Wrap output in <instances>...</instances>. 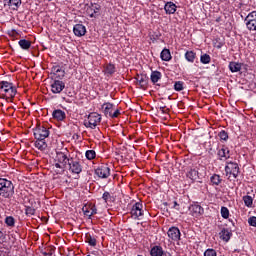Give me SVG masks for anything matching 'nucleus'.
Wrapping results in <instances>:
<instances>
[{
	"mask_svg": "<svg viewBox=\"0 0 256 256\" xmlns=\"http://www.w3.org/2000/svg\"><path fill=\"white\" fill-rule=\"evenodd\" d=\"M15 195V186L13 182L5 178H0V197L11 199Z\"/></svg>",
	"mask_w": 256,
	"mask_h": 256,
	"instance_id": "1",
	"label": "nucleus"
},
{
	"mask_svg": "<svg viewBox=\"0 0 256 256\" xmlns=\"http://www.w3.org/2000/svg\"><path fill=\"white\" fill-rule=\"evenodd\" d=\"M0 95L4 97V99L11 100L15 97V95H17V88H15L11 82L1 81Z\"/></svg>",
	"mask_w": 256,
	"mask_h": 256,
	"instance_id": "2",
	"label": "nucleus"
},
{
	"mask_svg": "<svg viewBox=\"0 0 256 256\" xmlns=\"http://www.w3.org/2000/svg\"><path fill=\"white\" fill-rule=\"evenodd\" d=\"M71 158L67 157V155L63 152H57L55 157V163L54 167L59 170H55L57 174H61L65 171L67 168V165H69V161Z\"/></svg>",
	"mask_w": 256,
	"mask_h": 256,
	"instance_id": "3",
	"label": "nucleus"
},
{
	"mask_svg": "<svg viewBox=\"0 0 256 256\" xmlns=\"http://www.w3.org/2000/svg\"><path fill=\"white\" fill-rule=\"evenodd\" d=\"M101 123V115L97 112H92L88 115L87 120L84 121L85 127L89 129H96L97 125Z\"/></svg>",
	"mask_w": 256,
	"mask_h": 256,
	"instance_id": "4",
	"label": "nucleus"
},
{
	"mask_svg": "<svg viewBox=\"0 0 256 256\" xmlns=\"http://www.w3.org/2000/svg\"><path fill=\"white\" fill-rule=\"evenodd\" d=\"M95 175H97L99 179H107L111 175V168H109L107 164H102L95 169Z\"/></svg>",
	"mask_w": 256,
	"mask_h": 256,
	"instance_id": "5",
	"label": "nucleus"
},
{
	"mask_svg": "<svg viewBox=\"0 0 256 256\" xmlns=\"http://www.w3.org/2000/svg\"><path fill=\"white\" fill-rule=\"evenodd\" d=\"M68 166L70 173H73L74 175H79V173L83 171V166L79 160L70 158V160H68Z\"/></svg>",
	"mask_w": 256,
	"mask_h": 256,
	"instance_id": "6",
	"label": "nucleus"
},
{
	"mask_svg": "<svg viewBox=\"0 0 256 256\" xmlns=\"http://www.w3.org/2000/svg\"><path fill=\"white\" fill-rule=\"evenodd\" d=\"M225 173L226 175H233L234 179L239 177V165L235 162H229L225 166Z\"/></svg>",
	"mask_w": 256,
	"mask_h": 256,
	"instance_id": "7",
	"label": "nucleus"
},
{
	"mask_svg": "<svg viewBox=\"0 0 256 256\" xmlns=\"http://www.w3.org/2000/svg\"><path fill=\"white\" fill-rule=\"evenodd\" d=\"M33 131L35 139H47L49 137V129L45 126L38 125Z\"/></svg>",
	"mask_w": 256,
	"mask_h": 256,
	"instance_id": "8",
	"label": "nucleus"
},
{
	"mask_svg": "<svg viewBox=\"0 0 256 256\" xmlns=\"http://www.w3.org/2000/svg\"><path fill=\"white\" fill-rule=\"evenodd\" d=\"M245 21L249 31H256V11L250 12L245 18Z\"/></svg>",
	"mask_w": 256,
	"mask_h": 256,
	"instance_id": "9",
	"label": "nucleus"
},
{
	"mask_svg": "<svg viewBox=\"0 0 256 256\" xmlns=\"http://www.w3.org/2000/svg\"><path fill=\"white\" fill-rule=\"evenodd\" d=\"M131 215L134 219H139V217H143V203L136 202L131 209Z\"/></svg>",
	"mask_w": 256,
	"mask_h": 256,
	"instance_id": "10",
	"label": "nucleus"
},
{
	"mask_svg": "<svg viewBox=\"0 0 256 256\" xmlns=\"http://www.w3.org/2000/svg\"><path fill=\"white\" fill-rule=\"evenodd\" d=\"M100 11H101V5H99L97 3L91 4L90 6H88L86 8V13L91 18L97 17V15H99Z\"/></svg>",
	"mask_w": 256,
	"mask_h": 256,
	"instance_id": "11",
	"label": "nucleus"
},
{
	"mask_svg": "<svg viewBox=\"0 0 256 256\" xmlns=\"http://www.w3.org/2000/svg\"><path fill=\"white\" fill-rule=\"evenodd\" d=\"M189 212H190V215H192V217H201V215L205 213V210L199 204H192L189 207Z\"/></svg>",
	"mask_w": 256,
	"mask_h": 256,
	"instance_id": "12",
	"label": "nucleus"
},
{
	"mask_svg": "<svg viewBox=\"0 0 256 256\" xmlns=\"http://www.w3.org/2000/svg\"><path fill=\"white\" fill-rule=\"evenodd\" d=\"M65 89V82L61 80H54L51 84V91L54 94H59Z\"/></svg>",
	"mask_w": 256,
	"mask_h": 256,
	"instance_id": "13",
	"label": "nucleus"
},
{
	"mask_svg": "<svg viewBox=\"0 0 256 256\" xmlns=\"http://www.w3.org/2000/svg\"><path fill=\"white\" fill-rule=\"evenodd\" d=\"M167 235L172 241H180L181 239V231L177 227L169 228Z\"/></svg>",
	"mask_w": 256,
	"mask_h": 256,
	"instance_id": "14",
	"label": "nucleus"
},
{
	"mask_svg": "<svg viewBox=\"0 0 256 256\" xmlns=\"http://www.w3.org/2000/svg\"><path fill=\"white\" fill-rule=\"evenodd\" d=\"M187 177L188 179H191V181L193 182L199 181V179H201V174H199V168H190V170L187 172Z\"/></svg>",
	"mask_w": 256,
	"mask_h": 256,
	"instance_id": "15",
	"label": "nucleus"
},
{
	"mask_svg": "<svg viewBox=\"0 0 256 256\" xmlns=\"http://www.w3.org/2000/svg\"><path fill=\"white\" fill-rule=\"evenodd\" d=\"M73 32L76 37H83L85 36V33H87V28L83 24H76L73 27Z\"/></svg>",
	"mask_w": 256,
	"mask_h": 256,
	"instance_id": "16",
	"label": "nucleus"
},
{
	"mask_svg": "<svg viewBox=\"0 0 256 256\" xmlns=\"http://www.w3.org/2000/svg\"><path fill=\"white\" fill-rule=\"evenodd\" d=\"M52 73L55 79H63V77H65V70H63V68L60 66H53Z\"/></svg>",
	"mask_w": 256,
	"mask_h": 256,
	"instance_id": "17",
	"label": "nucleus"
},
{
	"mask_svg": "<svg viewBox=\"0 0 256 256\" xmlns=\"http://www.w3.org/2000/svg\"><path fill=\"white\" fill-rule=\"evenodd\" d=\"M52 116L53 119H56V121H65L67 114H65V111L61 109H56L53 111Z\"/></svg>",
	"mask_w": 256,
	"mask_h": 256,
	"instance_id": "18",
	"label": "nucleus"
},
{
	"mask_svg": "<svg viewBox=\"0 0 256 256\" xmlns=\"http://www.w3.org/2000/svg\"><path fill=\"white\" fill-rule=\"evenodd\" d=\"M229 148L223 146L219 151H218V157L220 161H227L229 159L230 154H229Z\"/></svg>",
	"mask_w": 256,
	"mask_h": 256,
	"instance_id": "19",
	"label": "nucleus"
},
{
	"mask_svg": "<svg viewBox=\"0 0 256 256\" xmlns=\"http://www.w3.org/2000/svg\"><path fill=\"white\" fill-rule=\"evenodd\" d=\"M219 235H220V239H222V241H225V243H229V240L231 239L233 233H231V231H229V229L223 228L221 230V232L219 233Z\"/></svg>",
	"mask_w": 256,
	"mask_h": 256,
	"instance_id": "20",
	"label": "nucleus"
},
{
	"mask_svg": "<svg viewBox=\"0 0 256 256\" xmlns=\"http://www.w3.org/2000/svg\"><path fill=\"white\" fill-rule=\"evenodd\" d=\"M164 10L167 15H173L177 11V5L173 2H167L164 6Z\"/></svg>",
	"mask_w": 256,
	"mask_h": 256,
	"instance_id": "21",
	"label": "nucleus"
},
{
	"mask_svg": "<svg viewBox=\"0 0 256 256\" xmlns=\"http://www.w3.org/2000/svg\"><path fill=\"white\" fill-rule=\"evenodd\" d=\"M113 107H115V105L109 102H106L102 105V109L106 117H111V114L113 113V110H114Z\"/></svg>",
	"mask_w": 256,
	"mask_h": 256,
	"instance_id": "22",
	"label": "nucleus"
},
{
	"mask_svg": "<svg viewBox=\"0 0 256 256\" xmlns=\"http://www.w3.org/2000/svg\"><path fill=\"white\" fill-rule=\"evenodd\" d=\"M4 5L8 7H13V9H19L21 7V0H4Z\"/></svg>",
	"mask_w": 256,
	"mask_h": 256,
	"instance_id": "23",
	"label": "nucleus"
},
{
	"mask_svg": "<svg viewBox=\"0 0 256 256\" xmlns=\"http://www.w3.org/2000/svg\"><path fill=\"white\" fill-rule=\"evenodd\" d=\"M35 148L39 149V151H45L47 149V142H45V139H36Z\"/></svg>",
	"mask_w": 256,
	"mask_h": 256,
	"instance_id": "24",
	"label": "nucleus"
},
{
	"mask_svg": "<svg viewBox=\"0 0 256 256\" xmlns=\"http://www.w3.org/2000/svg\"><path fill=\"white\" fill-rule=\"evenodd\" d=\"M18 44L24 51H29V49H31V41L29 40L21 39Z\"/></svg>",
	"mask_w": 256,
	"mask_h": 256,
	"instance_id": "25",
	"label": "nucleus"
},
{
	"mask_svg": "<svg viewBox=\"0 0 256 256\" xmlns=\"http://www.w3.org/2000/svg\"><path fill=\"white\" fill-rule=\"evenodd\" d=\"M161 77H163V75L161 74V72L159 71H152L151 75H150V79L152 81V83H159Z\"/></svg>",
	"mask_w": 256,
	"mask_h": 256,
	"instance_id": "26",
	"label": "nucleus"
},
{
	"mask_svg": "<svg viewBox=\"0 0 256 256\" xmlns=\"http://www.w3.org/2000/svg\"><path fill=\"white\" fill-rule=\"evenodd\" d=\"M163 247L161 246H154L150 250V255L151 256H161L163 255Z\"/></svg>",
	"mask_w": 256,
	"mask_h": 256,
	"instance_id": "27",
	"label": "nucleus"
},
{
	"mask_svg": "<svg viewBox=\"0 0 256 256\" xmlns=\"http://www.w3.org/2000/svg\"><path fill=\"white\" fill-rule=\"evenodd\" d=\"M229 69H230L231 73H239V71H241V63L230 62Z\"/></svg>",
	"mask_w": 256,
	"mask_h": 256,
	"instance_id": "28",
	"label": "nucleus"
},
{
	"mask_svg": "<svg viewBox=\"0 0 256 256\" xmlns=\"http://www.w3.org/2000/svg\"><path fill=\"white\" fill-rule=\"evenodd\" d=\"M162 61H171V51L169 49L164 48L160 54Z\"/></svg>",
	"mask_w": 256,
	"mask_h": 256,
	"instance_id": "29",
	"label": "nucleus"
},
{
	"mask_svg": "<svg viewBox=\"0 0 256 256\" xmlns=\"http://www.w3.org/2000/svg\"><path fill=\"white\" fill-rule=\"evenodd\" d=\"M197 57V54L193 51H187L185 53V59L186 61H188L189 63H194L195 62V58Z\"/></svg>",
	"mask_w": 256,
	"mask_h": 256,
	"instance_id": "30",
	"label": "nucleus"
},
{
	"mask_svg": "<svg viewBox=\"0 0 256 256\" xmlns=\"http://www.w3.org/2000/svg\"><path fill=\"white\" fill-rule=\"evenodd\" d=\"M102 199L105 203H113V201H115V197H113L108 191L103 193Z\"/></svg>",
	"mask_w": 256,
	"mask_h": 256,
	"instance_id": "31",
	"label": "nucleus"
},
{
	"mask_svg": "<svg viewBox=\"0 0 256 256\" xmlns=\"http://www.w3.org/2000/svg\"><path fill=\"white\" fill-rule=\"evenodd\" d=\"M210 181L212 183V185H221V176H219L218 174H213L210 177Z\"/></svg>",
	"mask_w": 256,
	"mask_h": 256,
	"instance_id": "32",
	"label": "nucleus"
},
{
	"mask_svg": "<svg viewBox=\"0 0 256 256\" xmlns=\"http://www.w3.org/2000/svg\"><path fill=\"white\" fill-rule=\"evenodd\" d=\"M200 62L203 63V65H209V63H211V56H209V54L201 55Z\"/></svg>",
	"mask_w": 256,
	"mask_h": 256,
	"instance_id": "33",
	"label": "nucleus"
},
{
	"mask_svg": "<svg viewBox=\"0 0 256 256\" xmlns=\"http://www.w3.org/2000/svg\"><path fill=\"white\" fill-rule=\"evenodd\" d=\"M115 64H108L105 67V74L106 75H113L115 73Z\"/></svg>",
	"mask_w": 256,
	"mask_h": 256,
	"instance_id": "34",
	"label": "nucleus"
},
{
	"mask_svg": "<svg viewBox=\"0 0 256 256\" xmlns=\"http://www.w3.org/2000/svg\"><path fill=\"white\" fill-rule=\"evenodd\" d=\"M7 227H15V218L13 216H7L4 220Z\"/></svg>",
	"mask_w": 256,
	"mask_h": 256,
	"instance_id": "35",
	"label": "nucleus"
},
{
	"mask_svg": "<svg viewBox=\"0 0 256 256\" xmlns=\"http://www.w3.org/2000/svg\"><path fill=\"white\" fill-rule=\"evenodd\" d=\"M218 137H219L220 141H227L229 139V134L227 133V131L221 130L218 133Z\"/></svg>",
	"mask_w": 256,
	"mask_h": 256,
	"instance_id": "36",
	"label": "nucleus"
},
{
	"mask_svg": "<svg viewBox=\"0 0 256 256\" xmlns=\"http://www.w3.org/2000/svg\"><path fill=\"white\" fill-rule=\"evenodd\" d=\"M138 81V85H140V87H146L147 86V77L145 76H138L137 78Z\"/></svg>",
	"mask_w": 256,
	"mask_h": 256,
	"instance_id": "37",
	"label": "nucleus"
},
{
	"mask_svg": "<svg viewBox=\"0 0 256 256\" xmlns=\"http://www.w3.org/2000/svg\"><path fill=\"white\" fill-rule=\"evenodd\" d=\"M86 155V159H88L89 161H92V159H95V157H97V153H95V150H88L85 153Z\"/></svg>",
	"mask_w": 256,
	"mask_h": 256,
	"instance_id": "38",
	"label": "nucleus"
},
{
	"mask_svg": "<svg viewBox=\"0 0 256 256\" xmlns=\"http://www.w3.org/2000/svg\"><path fill=\"white\" fill-rule=\"evenodd\" d=\"M220 213H221V217H223V219H229V208L222 206Z\"/></svg>",
	"mask_w": 256,
	"mask_h": 256,
	"instance_id": "39",
	"label": "nucleus"
},
{
	"mask_svg": "<svg viewBox=\"0 0 256 256\" xmlns=\"http://www.w3.org/2000/svg\"><path fill=\"white\" fill-rule=\"evenodd\" d=\"M243 201L246 207H251V205H253V198L249 195L244 196Z\"/></svg>",
	"mask_w": 256,
	"mask_h": 256,
	"instance_id": "40",
	"label": "nucleus"
},
{
	"mask_svg": "<svg viewBox=\"0 0 256 256\" xmlns=\"http://www.w3.org/2000/svg\"><path fill=\"white\" fill-rule=\"evenodd\" d=\"M185 83L183 81H177L174 84L175 91H183Z\"/></svg>",
	"mask_w": 256,
	"mask_h": 256,
	"instance_id": "41",
	"label": "nucleus"
},
{
	"mask_svg": "<svg viewBox=\"0 0 256 256\" xmlns=\"http://www.w3.org/2000/svg\"><path fill=\"white\" fill-rule=\"evenodd\" d=\"M25 214L28 217H31L32 215H35V208H33L31 206H25Z\"/></svg>",
	"mask_w": 256,
	"mask_h": 256,
	"instance_id": "42",
	"label": "nucleus"
},
{
	"mask_svg": "<svg viewBox=\"0 0 256 256\" xmlns=\"http://www.w3.org/2000/svg\"><path fill=\"white\" fill-rule=\"evenodd\" d=\"M204 256H217V251L213 248H208L204 251Z\"/></svg>",
	"mask_w": 256,
	"mask_h": 256,
	"instance_id": "43",
	"label": "nucleus"
},
{
	"mask_svg": "<svg viewBox=\"0 0 256 256\" xmlns=\"http://www.w3.org/2000/svg\"><path fill=\"white\" fill-rule=\"evenodd\" d=\"M87 243H89L91 247H95V245H97V239L89 235L87 236Z\"/></svg>",
	"mask_w": 256,
	"mask_h": 256,
	"instance_id": "44",
	"label": "nucleus"
},
{
	"mask_svg": "<svg viewBox=\"0 0 256 256\" xmlns=\"http://www.w3.org/2000/svg\"><path fill=\"white\" fill-rule=\"evenodd\" d=\"M82 211H83L84 215H86V217H91V207L84 206L82 208Z\"/></svg>",
	"mask_w": 256,
	"mask_h": 256,
	"instance_id": "45",
	"label": "nucleus"
},
{
	"mask_svg": "<svg viewBox=\"0 0 256 256\" xmlns=\"http://www.w3.org/2000/svg\"><path fill=\"white\" fill-rule=\"evenodd\" d=\"M248 223L251 227H256V217L252 216L248 219Z\"/></svg>",
	"mask_w": 256,
	"mask_h": 256,
	"instance_id": "46",
	"label": "nucleus"
},
{
	"mask_svg": "<svg viewBox=\"0 0 256 256\" xmlns=\"http://www.w3.org/2000/svg\"><path fill=\"white\" fill-rule=\"evenodd\" d=\"M119 115H121V112L119 109H116L114 112H112V114H110V117L111 119H116V117H119Z\"/></svg>",
	"mask_w": 256,
	"mask_h": 256,
	"instance_id": "47",
	"label": "nucleus"
},
{
	"mask_svg": "<svg viewBox=\"0 0 256 256\" xmlns=\"http://www.w3.org/2000/svg\"><path fill=\"white\" fill-rule=\"evenodd\" d=\"M90 215H91V217H93V215H97V208L90 207Z\"/></svg>",
	"mask_w": 256,
	"mask_h": 256,
	"instance_id": "48",
	"label": "nucleus"
},
{
	"mask_svg": "<svg viewBox=\"0 0 256 256\" xmlns=\"http://www.w3.org/2000/svg\"><path fill=\"white\" fill-rule=\"evenodd\" d=\"M172 209H176V211H179V203H177V201L173 202Z\"/></svg>",
	"mask_w": 256,
	"mask_h": 256,
	"instance_id": "49",
	"label": "nucleus"
},
{
	"mask_svg": "<svg viewBox=\"0 0 256 256\" xmlns=\"http://www.w3.org/2000/svg\"><path fill=\"white\" fill-rule=\"evenodd\" d=\"M3 241V231L0 230V243Z\"/></svg>",
	"mask_w": 256,
	"mask_h": 256,
	"instance_id": "50",
	"label": "nucleus"
},
{
	"mask_svg": "<svg viewBox=\"0 0 256 256\" xmlns=\"http://www.w3.org/2000/svg\"><path fill=\"white\" fill-rule=\"evenodd\" d=\"M43 256H51V254H48L47 252H42Z\"/></svg>",
	"mask_w": 256,
	"mask_h": 256,
	"instance_id": "51",
	"label": "nucleus"
},
{
	"mask_svg": "<svg viewBox=\"0 0 256 256\" xmlns=\"http://www.w3.org/2000/svg\"><path fill=\"white\" fill-rule=\"evenodd\" d=\"M160 111H162V113H165V107H160Z\"/></svg>",
	"mask_w": 256,
	"mask_h": 256,
	"instance_id": "52",
	"label": "nucleus"
},
{
	"mask_svg": "<svg viewBox=\"0 0 256 256\" xmlns=\"http://www.w3.org/2000/svg\"><path fill=\"white\" fill-rule=\"evenodd\" d=\"M230 221H231L232 225H235V223L233 222V220H230Z\"/></svg>",
	"mask_w": 256,
	"mask_h": 256,
	"instance_id": "53",
	"label": "nucleus"
},
{
	"mask_svg": "<svg viewBox=\"0 0 256 256\" xmlns=\"http://www.w3.org/2000/svg\"><path fill=\"white\" fill-rule=\"evenodd\" d=\"M48 254H51V256H52V255H53V252L50 251V252H48Z\"/></svg>",
	"mask_w": 256,
	"mask_h": 256,
	"instance_id": "54",
	"label": "nucleus"
}]
</instances>
